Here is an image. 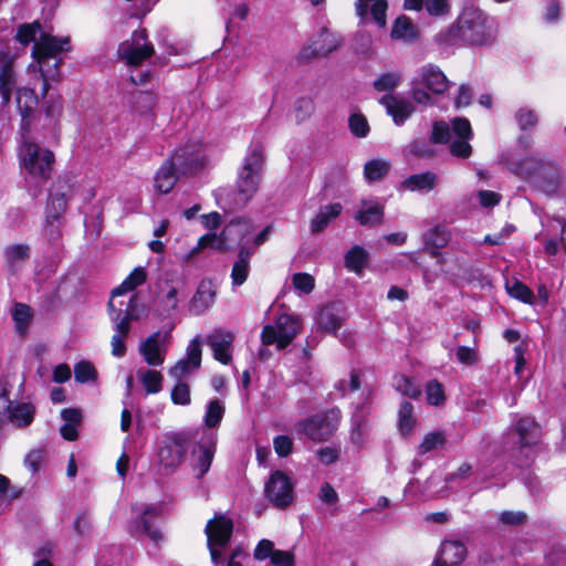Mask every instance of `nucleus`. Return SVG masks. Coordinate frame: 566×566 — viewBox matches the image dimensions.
I'll return each instance as SVG.
<instances>
[{
  "label": "nucleus",
  "mask_w": 566,
  "mask_h": 566,
  "mask_svg": "<svg viewBox=\"0 0 566 566\" xmlns=\"http://www.w3.org/2000/svg\"><path fill=\"white\" fill-rule=\"evenodd\" d=\"M384 217V208L377 200H363L355 219L361 226L380 223Z\"/></svg>",
  "instance_id": "nucleus-31"
},
{
  "label": "nucleus",
  "mask_w": 566,
  "mask_h": 566,
  "mask_svg": "<svg viewBox=\"0 0 566 566\" xmlns=\"http://www.w3.org/2000/svg\"><path fill=\"white\" fill-rule=\"evenodd\" d=\"M135 302V295H130L127 301H118V306L113 300L108 302L109 317L115 332L111 340L114 357L120 358L126 354L125 338L130 332V323L137 319Z\"/></svg>",
  "instance_id": "nucleus-7"
},
{
  "label": "nucleus",
  "mask_w": 566,
  "mask_h": 566,
  "mask_svg": "<svg viewBox=\"0 0 566 566\" xmlns=\"http://www.w3.org/2000/svg\"><path fill=\"white\" fill-rule=\"evenodd\" d=\"M263 149L259 144L251 145L239 171L237 188V205L245 206L255 195L263 170Z\"/></svg>",
  "instance_id": "nucleus-6"
},
{
  "label": "nucleus",
  "mask_w": 566,
  "mask_h": 566,
  "mask_svg": "<svg viewBox=\"0 0 566 566\" xmlns=\"http://www.w3.org/2000/svg\"><path fill=\"white\" fill-rule=\"evenodd\" d=\"M516 417L517 416L515 415L514 418ZM511 430L517 434L518 444L522 450L528 448L530 451H532V448L538 442L541 438V427L531 417H520L517 419H513Z\"/></svg>",
  "instance_id": "nucleus-22"
},
{
  "label": "nucleus",
  "mask_w": 566,
  "mask_h": 566,
  "mask_svg": "<svg viewBox=\"0 0 566 566\" xmlns=\"http://www.w3.org/2000/svg\"><path fill=\"white\" fill-rule=\"evenodd\" d=\"M369 432V423L366 418L365 407H357L352 417L350 441L358 448L363 447Z\"/></svg>",
  "instance_id": "nucleus-29"
},
{
  "label": "nucleus",
  "mask_w": 566,
  "mask_h": 566,
  "mask_svg": "<svg viewBox=\"0 0 566 566\" xmlns=\"http://www.w3.org/2000/svg\"><path fill=\"white\" fill-rule=\"evenodd\" d=\"M178 289L176 286H168L166 291H163L159 295V300L167 312L175 311L178 306Z\"/></svg>",
  "instance_id": "nucleus-64"
},
{
  "label": "nucleus",
  "mask_w": 566,
  "mask_h": 566,
  "mask_svg": "<svg viewBox=\"0 0 566 566\" xmlns=\"http://www.w3.org/2000/svg\"><path fill=\"white\" fill-rule=\"evenodd\" d=\"M387 9V0H356L355 2V12L360 22L364 23L370 15L379 28L386 25Z\"/></svg>",
  "instance_id": "nucleus-24"
},
{
  "label": "nucleus",
  "mask_w": 566,
  "mask_h": 566,
  "mask_svg": "<svg viewBox=\"0 0 566 566\" xmlns=\"http://www.w3.org/2000/svg\"><path fill=\"white\" fill-rule=\"evenodd\" d=\"M217 292L210 281H201L189 302V312L199 316L205 314L214 303Z\"/></svg>",
  "instance_id": "nucleus-25"
},
{
  "label": "nucleus",
  "mask_w": 566,
  "mask_h": 566,
  "mask_svg": "<svg viewBox=\"0 0 566 566\" xmlns=\"http://www.w3.org/2000/svg\"><path fill=\"white\" fill-rule=\"evenodd\" d=\"M41 33V25L38 22L31 24H22L17 31L15 39L23 45H28L31 42H36V35Z\"/></svg>",
  "instance_id": "nucleus-56"
},
{
  "label": "nucleus",
  "mask_w": 566,
  "mask_h": 566,
  "mask_svg": "<svg viewBox=\"0 0 566 566\" xmlns=\"http://www.w3.org/2000/svg\"><path fill=\"white\" fill-rule=\"evenodd\" d=\"M234 337L227 328H216L207 336V344L212 350L213 358L222 365H229L232 360Z\"/></svg>",
  "instance_id": "nucleus-19"
},
{
  "label": "nucleus",
  "mask_w": 566,
  "mask_h": 566,
  "mask_svg": "<svg viewBox=\"0 0 566 566\" xmlns=\"http://www.w3.org/2000/svg\"><path fill=\"white\" fill-rule=\"evenodd\" d=\"M218 442V433L213 430H203L193 450L192 470L198 479L203 478L211 468Z\"/></svg>",
  "instance_id": "nucleus-15"
},
{
  "label": "nucleus",
  "mask_w": 566,
  "mask_h": 566,
  "mask_svg": "<svg viewBox=\"0 0 566 566\" xmlns=\"http://www.w3.org/2000/svg\"><path fill=\"white\" fill-rule=\"evenodd\" d=\"M264 493L275 507L285 509L293 501V484L283 472L275 471L265 483Z\"/></svg>",
  "instance_id": "nucleus-17"
},
{
  "label": "nucleus",
  "mask_w": 566,
  "mask_h": 566,
  "mask_svg": "<svg viewBox=\"0 0 566 566\" xmlns=\"http://www.w3.org/2000/svg\"><path fill=\"white\" fill-rule=\"evenodd\" d=\"M392 386L402 396L409 398L417 399L421 395L419 386L405 375H396L392 380Z\"/></svg>",
  "instance_id": "nucleus-49"
},
{
  "label": "nucleus",
  "mask_w": 566,
  "mask_h": 566,
  "mask_svg": "<svg viewBox=\"0 0 566 566\" xmlns=\"http://www.w3.org/2000/svg\"><path fill=\"white\" fill-rule=\"evenodd\" d=\"M67 205V196L63 191H54L50 193L46 205V223L53 227L55 221H59L64 213Z\"/></svg>",
  "instance_id": "nucleus-36"
},
{
  "label": "nucleus",
  "mask_w": 566,
  "mask_h": 566,
  "mask_svg": "<svg viewBox=\"0 0 566 566\" xmlns=\"http://www.w3.org/2000/svg\"><path fill=\"white\" fill-rule=\"evenodd\" d=\"M302 326V319L293 314H280L273 324H268L261 333L263 345H275L279 350L286 348Z\"/></svg>",
  "instance_id": "nucleus-9"
},
{
  "label": "nucleus",
  "mask_w": 566,
  "mask_h": 566,
  "mask_svg": "<svg viewBox=\"0 0 566 566\" xmlns=\"http://www.w3.org/2000/svg\"><path fill=\"white\" fill-rule=\"evenodd\" d=\"M553 161L546 160L541 155H530L511 164L512 171L524 180L533 181L543 172L552 169Z\"/></svg>",
  "instance_id": "nucleus-20"
},
{
  "label": "nucleus",
  "mask_w": 566,
  "mask_h": 566,
  "mask_svg": "<svg viewBox=\"0 0 566 566\" xmlns=\"http://www.w3.org/2000/svg\"><path fill=\"white\" fill-rule=\"evenodd\" d=\"M446 436L443 431H433L424 436L422 442L418 447V454L422 455L429 453L443 446Z\"/></svg>",
  "instance_id": "nucleus-51"
},
{
  "label": "nucleus",
  "mask_w": 566,
  "mask_h": 566,
  "mask_svg": "<svg viewBox=\"0 0 566 566\" xmlns=\"http://www.w3.org/2000/svg\"><path fill=\"white\" fill-rule=\"evenodd\" d=\"M532 184L548 196L556 193L560 184V174L556 165L554 164L552 169L546 170L541 177L535 178Z\"/></svg>",
  "instance_id": "nucleus-41"
},
{
  "label": "nucleus",
  "mask_w": 566,
  "mask_h": 566,
  "mask_svg": "<svg viewBox=\"0 0 566 566\" xmlns=\"http://www.w3.org/2000/svg\"><path fill=\"white\" fill-rule=\"evenodd\" d=\"M405 153L413 156L429 158L434 155L433 148L426 142L413 140L405 149Z\"/></svg>",
  "instance_id": "nucleus-63"
},
{
  "label": "nucleus",
  "mask_w": 566,
  "mask_h": 566,
  "mask_svg": "<svg viewBox=\"0 0 566 566\" xmlns=\"http://www.w3.org/2000/svg\"><path fill=\"white\" fill-rule=\"evenodd\" d=\"M1 398L8 403L9 419L19 427L29 426L34 418L35 409L33 405L20 402L11 406L9 398L2 395Z\"/></svg>",
  "instance_id": "nucleus-33"
},
{
  "label": "nucleus",
  "mask_w": 566,
  "mask_h": 566,
  "mask_svg": "<svg viewBox=\"0 0 566 566\" xmlns=\"http://www.w3.org/2000/svg\"><path fill=\"white\" fill-rule=\"evenodd\" d=\"M191 436L186 432H172L165 437L158 451V461L165 469H175L184 460Z\"/></svg>",
  "instance_id": "nucleus-13"
},
{
  "label": "nucleus",
  "mask_w": 566,
  "mask_h": 566,
  "mask_svg": "<svg viewBox=\"0 0 566 566\" xmlns=\"http://www.w3.org/2000/svg\"><path fill=\"white\" fill-rule=\"evenodd\" d=\"M206 248H212L221 251L226 248V240L216 233H207L198 240L197 245L192 248L190 253L195 254Z\"/></svg>",
  "instance_id": "nucleus-52"
},
{
  "label": "nucleus",
  "mask_w": 566,
  "mask_h": 566,
  "mask_svg": "<svg viewBox=\"0 0 566 566\" xmlns=\"http://www.w3.org/2000/svg\"><path fill=\"white\" fill-rule=\"evenodd\" d=\"M146 269L144 266L135 268L129 273V275L120 283V285L113 290L111 300H113L116 306H118V302L116 301V298L128 292H133L135 289L143 285L146 282Z\"/></svg>",
  "instance_id": "nucleus-32"
},
{
  "label": "nucleus",
  "mask_w": 566,
  "mask_h": 566,
  "mask_svg": "<svg viewBox=\"0 0 566 566\" xmlns=\"http://www.w3.org/2000/svg\"><path fill=\"white\" fill-rule=\"evenodd\" d=\"M178 174L176 165L168 158L155 175L156 191L163 195L168 193L176 185Z\"/></svg>",
  "instance_id": "nucleus-28"
},
{
  "label": "nucleus",
  "mask_w": 566,
  "mask_h": 566,
  "mask_svg": "<svg viewBox=\"0 0 566 566\" xmlns=\"http://www.w3.org/2000/svg\"><path fill=\"white\" fill-rule=\"evenodd\" d=\"M18 158L28 191L35 198L53 174L54 153L36 143L23 139L18 147Z\"/></svg>",
  "instance_id": "nucleus-2"
},
{
  "label": "nucleus",
  "mask_w": 566,
  "mask_h": 566,
  "mask_svg": "<svg viewBox=\"0 0 566 566\" xmlns=\"http://www.w3.org/2000/svg\"><path fill=\"white\" fill-rule=\"evenodd\" d=\"M226 412L224 403L219 399L210 400L206 406L203 416L205 428L201 430H213L220 426Z\"/></svg>",
  "instance_id": "nucleus-39"
},
{
  "label": "nucleus",
  "mask_w": 566,
  "mask_h": 566,
  "mask_svg": "<svg viewBox=\"0 0 566 566\" xmlns=\"http://www.w3.org/2000/svg\"><path fill=\"white\" fill-rule=\"evenodd\" d=\"M340 422V410L332 408L322 415H313L295 423V430L313 441H326L337 430Z\"/></svg>",
  "instance_id": "nucleus-8"
},
{
  "label": "nucleus",
  "mask_w": 566,
  "mask_h": 566,
  "mask_svg": "<svg viewBox=\"0 0 566 566\" xmlns=\"http://www.w3.org/2000/svg\"><path fill=\"white\" fill-rule=\"evenodd\" d=\"M345 319V308L342 303L333 302L319 308L315 316L314 322L316 329L325 331L327 333L336 334Z\"/></svg>",
  "instance_id": "nucleus-21"
},
{
  "label": "nucleus",
  "mask_w": 566,
  "mask_h": 566,
  "mask_svg": "<svg viewBox=\"0 0 566 566\" xmlns=\"http://www.w3.org/2000/svg\"><path fill=\"white\" fill-rule=\"evenodd\" d=\"M169 159L176 165L179 175H191L205 166L203 145L197 140H189L176 147Z\"/></svg>",
  "instance_id": "nucleus-11"
},
{
  "label": "nucleus",
  "mask_w": 566,
  "mask_h": 566,
  "mask_svg": "<svg viewBox=\"0 0 566 566\" xmlns=\"http://www.w3.org/2000/svg\"><path fill=\"white\" fill-rule=\"evenodd\" d=\"M515 122L521 130H530L537 126L538 116L534 109L528 106L520 107L514 114Z\"/></svg>",
  "instance_id": "nucleus-48"
},
{
  "label": "nucleus",
  "mask_w": 566,
  "mask_h": 566,
  "mask_svg": "<svg viewBox=\"0 0 566 566\" xmlns=\"http://www.w3.org/2000/svg\"><path fill=\"white\" fill-rule=\"evenodd\" d=\"M201 338L200 335L193 337L187 346L186 357L179 359L168 371L169 376L176 381L184 380L190 376L201 365Z\"/></svg>",
  "instance_id": "nucleus-18"
},
{
  "label": "nucleus",
  "mask_w": 566,
  "mask_h": 566,
  "mask_svg": "<svg viewBox=\"0 0 566 566\" xmlns=\"http://www.w3.org/2000/svg\"><path fill=\"white\" fill-rule=\"evenodd\" d=\"M390 169V163L385 159L375 158L364 166V177L368 182L378 181L384 178Z\"/></svg>",
  "instance_id": "nucleus-43"
},
{
  "label": "nucleus",
  "mask_w": 566,
  "mask_h": 566,
  "mask_svg": "<svg viewBox=\"0 0 566 566\" xmlns=\"http://www.w3.org/2000/svg\"><path fill=\"white\" fill-rule=\"evenodd\" d=\"M61 418L64 423L60 428L61 436L67 441H74L77 438V427L82 419V413L75 408H65L61 411Z\"/></svg>",
  "instance_id": "nucleus-34"
},
{
  "label": "nucleus",
  "mask_w": 566,
  "mask_h": 566,
  "mask_svg": "<svg viewBox=\"0 0 566 566\" xmlns=\"http://www.w3.org/2000/svg\"><path fill=\"white\" fill-rule=\"evenodd\" d=\"M379 103L386 108V112L391 116L397 126H401L415 112L412 103L401 96L394 94H386Z\"/></svg>",
  "instance_id": "nucleus-23"
},
{
  "label": "nucleus",
  "mask_w": 566,
  "mask_h": 566,
  "mask_svg": "<svg viewBox=\"0 0 566 566\" xmlns=\"http://www.w3.org/2000/svg\"><path fill=\"white\" fill-rule=\"evenodd\" d=\"M250 258L251 252L247 248H241L231 271V280L234 286H240L247 281L250 272Z\"/></svg>",
  "instance_id": "nucleus-37"
},
{
  "label": "nucleus",
  "mask_w": 566,
  "mask_h": 566,
  "mask_svg": "<svg viewBox=\"0 0 566 566\" xmlns=\"http://www.w3.org/2000/svg\"><path fill=\"white\" fill-rule=\"evenodd\" d=\"M342 39L338 34L329 32L326 28H322L317 39L302 51V56L326 55L335 51L340 45Z\"/></svg>",
  "instance_id": "nucleus-26"
},
{
  "label": "nucleus",
  "mask_w": 566,
  "mask_h": 566,
  "mask_svg": "<svg viewBox=\"0 0 566 566\" xmlns=\"http://www.w3.org/2000/svg\"><path fill=\"white\" fill-rule=\"evenodd\" d=\"M11 315L17 333L24 335L32 318L31 307L22 303H15L11 311Z\"/></svg>",
  "instance_id": "nucleus-44"
},
{
  "label": "nucleus",
  "mask_w": 566,
  "mask_h": 566,
  "mask_svg": "<svg viewBox=\"0 0 566 566\" xmlns=\"http://www.w3.org/2000/svg\"><path fill=\"white\" fill-rule=\"evenodd\" d=\"M14 59L9 53H0V95L2 105L9 104L12 93H17L18 109L21 115V130L28 134L30 117L38 105V98L31 88H17V74L13 67Z\"/></svg>",
  "instance_id": "nucleus-3"
},
{
  "label": "nucleus",
  "mask_w": 566,
  "mask_h": 566,
  "mask_svg": "<svg viewBox=\"0 0 566 566\" xmlns=\"http://www.w3.org/2000/svg\"><path fill=\"white\" fill-rule=\"evenodd\" d=\"M172 403L179 406H188L191 402L190 388L182 380L177 381L170 392Z\"/></svg>",
  "instance_id": "nucleus-57"
},
{
  "label": "nucleus",
  "mask_w": 566,
  "mask_h": 566,
  "mask_svg": "<svg viewBox=\"0 0 566 566\" xmlns=\"http://www.w3.org/2000/svg\"><path fill=\"white\" fill-rule=\"evenodd\" d=\"M390 35L394 40L412 42L418 39L419 32L408 17L400 15L395 20Z\"/></svg>",
  "instance_id": "nucleus-35"
},
{
  "label": "nucleus",
  "mask_w": 566,
  "mask_h": 566,
  "mask_svg": "<svg viewBox=\"0 0 566 566\" xmlns=\"http://www.w3.org/2000/svg\"><path fill=\"white\" fill-rule=\"evenodd\" d=\"M368 260L367 251L359 247L354 245L346 254H345V265L349 271L355 273H360Z\"/></svg>",
  "instance_id": "nucleus-45"
},
{
  "label": "nucleus",
  "mask_w": 566,
  "mask_h": 566,
  "mask_svg": "<svg viewBox=\"0 0 566 566\" xmlns=\"http://www.w3.org/2000/svg\"><path fill=\"white\" fill-rule=\"evenodd\" d=\"M437 180L438 176L431 171L415 174L406 178L400 188L409 191L429 192L436 187Z\"/></svg>",
  "instance_id": "nucleus-30"
},
{
  "label": "nucleus",
  "mask_w": 566,
  "mask_h": 566,
  "mask_svg": "<svg viewBox=\"0 0 566 566\" xmlns=\"http://www.w3.org/2000/svg\"><path fill=\"white\" fill-rule=\"evenodd\" d=\"M449 240L450 233L442 226H436L423 234V242L433 255H438V250L446 247Z\"/></svg>",
  "instance_id": "nucleus-40"
},
{
  "label": "nucleus",
  "mask_w": 566,
  "mask_h": 566,
  "mask_svg": "<svg viewBox=\"0 0 566 566\" xmlns=\"http://www.w3.org/2000/svg\"><path fill=\"white\" fill-rule=\"evenodd\" d=\"M467 555V547L458 541H444L433 566H457Z\"/></svg>",
  "instance_id": "nucleus-27"
},
{
  "label": "nucleus",
  "mask_w": 566,
  "mask_h": 566,
  "mask_svg": "<svg viewBox=\"0 0 566 566\" xmlns=\"http://www.w3.org/2000/svg\"><path fill=\"white\" fill-rule=\"evenodd\" d=\"M340 203H331L322 208L311 221L312 232L323 231L332 220L336 219L342 212Z\"/></svg>",
  "instance_id": "nucleus-38"
},
{
  "label": "nucleus",
  "mask_w": 566,
  "mask_h": 566,
  "mask_svg": "<svg viewBox=\"0 0 566 566\" xmlns=\"http://www.w3.org/2000/svg\"><path fill=\"white\" fill-rule=\"evenodd\" d=\"M497 35L495 20L474 6L462 9L455 21L437 35V42L443 46H485Z\"/></svg>",
  "instance_id": "nucleus-1"
},
{
  "label": "nucleus",
  "mask_w": 566,
  "mask_h": 566,
  "mask_svg": "<svg viewBox=\"0 0 566 566\" xmlns=\"http://www.w3.org/2000/svg\"><path fill=\"white\" fill-rule=\"evenodd\" d=\"M415 426L413 406L409 401H402L398 411V429L401 434L408 436Z\"/></svg>",
  "instance_id": "nucleus-46"
},
{
  "label": "nucleus",
  "mask_w": 566,
  "mask_h": 566,
  "mask_svg": "<svg viewBox=\"0 0 566 566\" xmlns=\"http://www.w3.org/2000/svg\"><path fill=\"white\" fill-rule=\"evenodd\" d=\"M470 139H460L457 138L450 144V153L452 156L467 159L472 154V146L469 144Z\"/></svg>",
  "instance_id": "nucleus-61"
},
{
  "label": "nucleus",
  "mask_w": 566,
  "mask_h": 566,
  "mask_svg": "<svg viewBox=\"0 0 566 566\" xmlns=\"http://www.w3.org/2000/svg\"><path fill=\"white\" fill-rule=\"evenodd\" d=\"M154 53V46L147 41L145 29L133 32L130 40L122 42L118 46L117 54L119 60L129 66H138L145 60L149 59Z\"/></svg>",
  "instance_id": "nucleus-12"
},
{
  "label": "nucleus",
  "mask_w": 566,
  "mask_h": 566,
  "mask_svg": "<svg viewBox=\"0 0 566 566\" xmlns=\"http://www.w3.org/2000/svg\"><path fill=\"white\" fill-rule=\"evenodd\" d=\"M69 36H53L41 33L40 39L32 48V56L39 64L40 73L43 80V94H46L51 87V82L60 80V64L62 59L60 54L70 51Z\"/></svg>",
  "instance_id": "nucleus-4"
},
{
  "label": "nucleus",
  "mask_w": 566,
  "mask_h": 566,
  "mask_svg": "<svg viewBox=\"0 0 566 566\" xmlns=\"http://www.w3.org/2000/svg\"><path fill=\"white\" fill-rule=\"evenodd\" d=\"M427 402L431 406H439L446 400L444 387L441 382L433 379L426 386Z\"/></svg>",
  "instance_id": "nucleus-55"
},
{
  "label": "nucleus",
  "mask_w": 566,
  "mask_h": 566,
  "mask_svg": "<svg viewBox=\"0 0 566 566\" xmlns=\"http://www.w3.org/2000/svg\"><path fill=\"white\" fill-rule=\"evenodd\" d=\"M452 130L460 139H471L473 137L471 124L463 117H457L452 120Z\"/></svg>",
  "instance_id": "nucleus-62"
},
{
  "label": "nucleus",
  "mask_w": 566,
  "mask_h": 566,
  "mask_svg": "<svg viewBox=\"0 0 566 566\" xmlns=\"http://www.w3.org/2000/svg\"><path fill=\"white\" fill-rule=\"evenodd\" d=\"M451 137V129L448 123L443 120L434 122L430 139L433 144H447Z\"/></svg>",
  "instance_id": "nucleus-58"
},
{
  "label": "nucleus",
  "mask_w": 566,
  "mask_h": 566,
  "mask_svg": "<svg viewBox=\"0 0 566 566\" xmlns=\"http://www.w3.org/2000/svg\"><path fill=\"white\" fill-rule=\"evenodd\" d=\"M401 81L400 72H386L374 81V87L378 92H391Z\"/></svg>",
  "instance_id": "nucleus-50"
},
{
  "label": "nucleus",
  "mask_w": 566,
  "mask_h": 566,
  "mask_svg": "<svg viewBox=\"0 0 566 566\" xmlns=\"http://www.w3.org/2000/svg\"><path fill=\"white\" fill-rule=\"evenodd\" d=\"M349 129L353 135L358 138H364L369 133V125L367 119L361 114H353L348 119Z\"/></svg>",
  "instance_id": "nucleus-59"
},
{
  "label": "nucleus",
  "mask_w": 566,
  "mask_h": 566,
  "mask_svg": "<svg viewBox=\"0 0 566 566\" xmlns=\"http://www.w3.org/2000/svg\"><path fill=\"white\" fill-rule=\"evenodd\" d=\"M74 377L77 382L85 384L94 381L97 377V373L92 363L81 360L74 366Z\"/></svg>",
  "instance_id": "nucleus-54"
},
{
  "label": "nucleus",
  "mask_w": 566,
  "mask_h": 566,
  "mask_svg": "<svg viewBox=\"0 0 566 566\" xmlns=\"http://www.w3.org/2000/svg\"><path fill=\"white\" fill-rule=\"evenodd\" d=\"M6 260L10 265L29 258V247L24 244L10 245L4 251Z\"/></svg>",
  "instance_id": "nucleus-60"
},
{
  "label": "nucleus",
  "mask_w": 566,
  "mask_h": 566,
  "mask_svg": "<svg viewBox=\"0 0 566 566\" xmlns=\"http://www.w3.org/2000/svg\"><path fill=\"white\" fill-rule=\"evenodd\" d=\"M205 533L207 535V545L210 552L212 563L218 566L221 552L228 545L233 533V522L226 514H216L209 520Z\"/></svg>",
  "instance_id": "nucleus-10"
},
{
  "label": "nucleus",
  "mask_w": 566,
  "mask_h": 566,
  "mask_svg": "<svg viewBox=\"0 0 566 566\" xmlns=\"http://www.w3.org/2000/svg\"><path fill=\"white\" fill-rule=\"evenodd\" d=\"M135 515L129 527L132 534H146L153 542L158 543L163 536L157 527H154L156 521L163 513V507L157 504L134 505L132 507Z\"/></svg>",
  "instance_id": "nucleus-14"
},
{
  "label": "nucleus",
  "mask_w": 566,
  "mask_h": 566,
  "mask_svg": "<svg viewBox=\"0 0 566 566\" xmlns=\"http://www.w3.org/2000/svg\"><path fill=\"white\" fill-rule=\"evenodd\" d=\"M505 289L510 296L525 304H533L535 298L533 291L521 281L506 282Z\"/></svg>",
  "instance_id": "nucleus-47"
},
{
  "label": "nucleus",
  "mask_w": 566,
  "mask_h": 566,
  "mask_svg": "<svg viewBox=\"0 0 566 566\" xmlns=\"http://www.w3.org/2000/svg\"><path fill=\"white\" fill-rule=\"evenodd\" d=\"M170 333L157 331L138 345V353L148 366L159 367L165 363Z\"/></svg>",
  "instance_id": "nucleus-16"
},
{
  "label": "nucleus",
  "mask_w": 566,
  "mask_h": 566,
  "mask_svg": "<svg viewBox=\"0 0 566 566\" xmlns=\"http://www.w3.org/2000/svg\"><path fill=\"white\" fill-rule=\"evenodd\" d=\"M292 285L298 295L310 294L315 287V280L308 273L298 272L292 276Z\"/></svg>",
  "instance_id": "nucleus-53"
},
{
  "label": "nucleus",
  "mask_w": 566,
  "mask_h": 566,
  "mask_svg": "<svg viewBox=\"0 0 566 566\" xmlns=\"http://www.w3.org/2000/svg\"><path fill=\"white\" fill-rule=\"evenodd\" d=\"M450 81L441 69L434 64L422 65L411 80L410 95L415 103L429 106L433 98L429 92L436 95L443 94L450 86Z\"/></svg>",
  "instance_id": "nucleus-5"
},
{
  "label": "nucleus",
  "mask_w": 566,
  "mask_h": 566,
  "mask_svg": "<svg viewBox=\"0 0 566 566\" xmlns=\"http://www.w3.org/2000/svg\"><path fill=\"white\" fill-rule=\"evenodd\" d=\"M138 378L147 395H155L163 389V375L156 369L138 370Z\"/></svg>",
  "instance_id": "nucleus-42"
}]
</instances>
